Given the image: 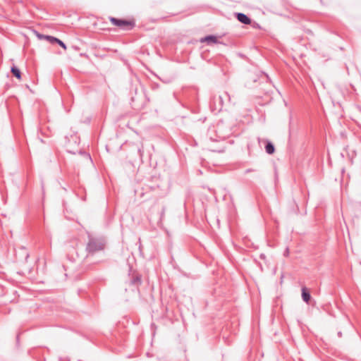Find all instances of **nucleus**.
I'll use <instances>...</instances> for the list:
<instances>
[{
	"instance_id": "1",
	"label": "nucleus",
	"mask_w": 361,
	"mask_h": 361,
	"mask_svg": "<svg viewBox=\"0 0 361 361\" xmlns=\"http://www.w3.org/2000/svg\"><path fill=\"white\" fill-rule=\"evenodd\" d=\"M89 241L87 245L86 250L89 253H94L96 252L104 250L105 247V240L102 237H94L91 235H88Z\"/></svg>"
},
{
	"instance_id": "2",
	"label": "nucleus",
	"mask_w": 361,
	"mask_h": 361,
	"mask_svg": "<svg viewBox=\"0 0 361 361\" xmlns=\"http://www.w3.org/2000/svg\"><path fill=\"white\" fill-rule=\"evenodd\" d=\"M30 35H37L39 39L44 38L46 39H47L49 42H50L51 43L56 42L64 49H66V44L62 41L59 39L58 38H56V37H54L51 36H49V35H46V36L41 35L38 34L35 30L31 29L30 27H26V28L24 27V36H30Z\"/></svg>"
},
{
	"instance_id": "3",
	"label": "nucleus",
	"mask_w": 361,
	"mask_h": 361,
	"mask_svg": "<svg viewBox=\"0 0 361 361\" xmlns=\"http://www.w3.org/2000/svg\"><path fill=\"white\" fill-rule=\"evenodd\" d=\"M237 19L242 23L245 25H249L251 23L250 18L247 16L245 14L242 13H235Z\"/></svg>"
},
{
	"instance_id": "4",
	"label": "nucleus",
	"mask_w": 361,
	"mask_h": 361,
	"mask_svg": "<svg viewBox=\"0 0 361 361\" xmlns=\"http://www.w3.org/2000/svg\"><path fill=\"white\" fill-rule=\"evenodd\" d=\"M110 20L114 25H117L119 27H123L130 25V23L127 20L117 19L115 18H111Z\"/></svg>"
},
{
	"instance_id": "5",
	"label": "nucleus",
	"mask_w": 361,
	"mask_h": 361,
	"mask_svg": "<svg viewBox=\"0 0 361 361\" xmlns=\"http://www.w3.org/2000/svg\"><path fill=\"white\" fill-rule=\"evenodd\" d=\"M302 300L307 303H308L310 300V294L307 291L305 288H302Z\"/></svg>"
},
{
	"instance_id": "6",
	"label": "nucleus",
	"mask_w": 361,
	"mask_h": 361,
	"mask_svg": "<svg viewBox=\"0 0 361 361\" xmlns=\"http://www.w3.org/2000/svg\"><path fill=\"white\" fill-rule=\"evenodd\" d=\"M11 73H13V75L14 76H16L18 79L21 78V72H20V69L18 68L16 66H13L11 67Z\"/></svg>"
},
{
	"instance_id": "7",
	"label": "nucleus",
	"mask_w": 361,
	"mask_h": 361,
	"mask_svg": "<svg viewBox=\"0 0 361 361\" xmlns=\"http://www.w3.org/2000/svg\"><path fill=\"white\" fill-rule=\"evenodd\" d=\"M201 42H212V43H216L217 39L216 37L212 35H209L205 37L204 38L201 39Z\"/></svg>"
},
{
	"instance_id": "8",
	"label": "nucleus",
	"mask_w": 361,
	"mask_h": 361,
	"mask_svg": "<svg viewBox=\"0 0 361 361\" xmlns=\"http://www.w3.org/2000/svg\"><path fill=\"white\" fill-rule=\"evenodd\" d=\"M265 149L267 154H271L274 152V146L272 143L268 142L265 146Z\"/></svg>"
},
{
	"instance_id": "9",
	"label": "nucleus",
	"mask_w": 361,
	"mask_h": 361,
	"mask_svg": "<svg viewBox=\"0 0 361 361\" xmlns=\"http://www.w3.org/2000/svg\"><path fill=\"white\" fill-rule=\"evenodd\" d=\"M347 154L348 156V157L352 159L355 155H356V153H355V151L353 149H347Z\"/></svg>"
},
{
	"instance_id": "10",
	"label": "nucleus",
	"mask_w": 361,
	"mask_h": 361,
	"mask_svg": "<svg viewBox=\"0 0 361 361\" xmlns=\"http://www.w3.org/2000/svg\"><path fill=\"white\" fill-rule=\"evenodd\" d=\"M214 99L216 100V102H219V111H220L221 109L222 106H223V97L222 96H219L216 98H214Z\"/></svg>"
},
{
	"instance_id": "11",
	"label": "nucleus",
	"mask_w": 361,
	"mask_h": 361,
	"mask_svg": "<svg viewBox=\"0 0 361 361\" xmlns=\"http://www.w3.org/2000/svg\"><path fill=\"white\" fill-rule=\"evenodd\" d=\"M20 334H18L17 335V337H16V340H17V345H19V344H20Z\"/></svg>"
},
{
	"instance_id": "12",
	"label": "nucleus",
	"mask_w": 361,
	"mask_h": 361,
	"mask_svg": "<svg viewBox=\"0 0 361 361\" xmlns=\"http://www.w3.org/2000/svg\"><path fill=\"white\" fill-rule=\"evenodd\" d=\"M288 254H289V250H288V249L287 248V249L286 250L285 252H284V255L288 256Z\"/></svg>"
},
{
	"instance_id": "13",
	"label": "nucleus",
	"mask_w": 361,
	"mask_h": 361,
	"mask_svg": "<svg viewBox=\"0 0 361 361\" xmlns=\"http://www.w3.org/2000/svg\"><path fill=\"white\" fill-rule=\"evenodd\" d=\"M224 94L230 100V96L226 92Z\"/></svg>"
},
{
	"instance_id": "14",
	"label": "nucleus",
	"mask_w": 361,
	"mask_h": 361,
	"mask_svg": "<svg viewBox=\"0 0 361 361\" xmlns=\"http://www.w3.org/2000/svg\"><path fill=\"white\" fill-rule=\"evenodd\" d=\"M253 170L252 169H247L245 171V173H248V172H250V171H252Z\"/></svg>"
}]
</instances>
